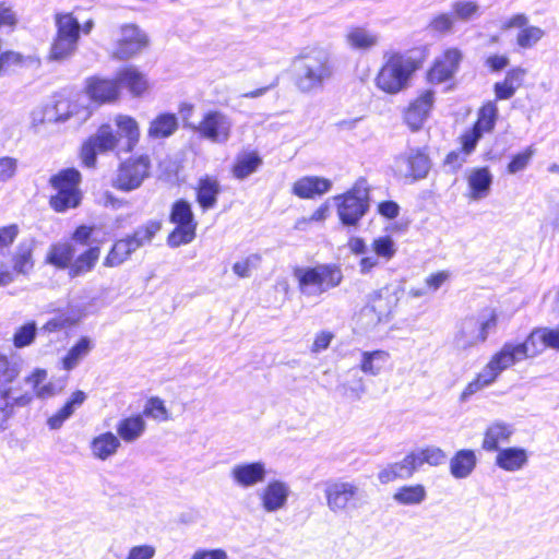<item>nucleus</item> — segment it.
<instances>
[{
  "instance_id": "f257e3e1",
  "label": "nucleus",
  "mask_w": 559,
  "mask_h": 559,
  "mask_svg": "<svg viewBox=\"0 0 559 559\" xmlns=\"http://www.w3.org/2000/svg\"><path fill=\"white\" fill-rule=\"evenodd\" d=\"M334 74L329 53L322 48L305 49L290 64V79L301 94H317Z\"/></svg>"
},
{
  "instance_id": "f03ea898",
  "label": "nucleus",
  "mask_w": 559,
  "mask_h": 559,
  "mask_svg": "<svg viewBox=\"0 0 559 559\" xmlns=\"http://www.w3.org/2000/svg\"><path fill=\"white\" fill-rule=\"evenodd\" d=\"M385 62L376 76V86L390 95H396L411 86L423 62L412 51L384 55Z\"/></svg>"
},
{
  "instance_id": "7ed1b4c3",
  "label": "nucleus",
  "mask_w": 559,
  "mask_h": 559,
  "mask_svg": "<svg viewBox=\"0 0 559 559\" xmlns=\"http://www.w3.org/2000/svg\"><path fill=\"white\" fill-rule=\"evenodd\" d=\"M293 276L300 294L306 297H319L340 286L343 281L342 269L335 263L295 266Z\"/></svg>"
},
{
  "instance_id": "20e7f679",
  "label": "nucleus",
  "mask_w": 559,
  "mask_h": 559,
  "mask_svg": "<svg viewBox=\"0 0 559 559\" xmlns=\"http://www.w3.org/2000/svg\"><path fill=\"white\" fill-rule=\"evenodd\" d=\"M337 217L344 227L357 228L370 211V187L365 177H359L344 193L333 197Z\"/></svg>"
},
{
  "instance_id": "39448f33",
  "label": "nucleus",
  "mask_w": 559,
  "mask_h": 559,
  "mask_svg": "<svg viewBox=\"0 0 559 559\" xmlns=\"http://www.w3.org/2000/svg\"><path fill=\"white\" fill-rule=\"evenodd\" d=\"M81 182L82 175L74 167L63 168L52 175L49 178V185L56 193L49 198L50 207L57 213L78 209L83 200Z\"/></svg>"
},
{
  "instance_id": "423d86ee",
  "label": "nucleus",
  "mask_w": 559,
  "mask_h": 559,
  "mask_svg": "<svg viewBox=\"0 0 559 559\" xmlns=\"http://www.w3.org/2000/svg\"><path fill=\"white\" fill-rule=\"evenodd\" d=\"M498 313L496 309L485 308L475 317L465 318L460 331L454 337V345L459 349H468L479 343L486 342L488 335L496 331Z\"/></svg>"
},
{
  "instance_id": "0eeeda50",
  "label": "nucleus",
  "mask_w": 559,
  "mask_h": 559,
  "mask_svg": "<svg viewBox=\"0 0 559 559\" xmlns=\"http://www.w3.org/2000/svg\"><path fill=\"white\" fill-rule=\"evenodd\" d=\"M169 222L175 225L174 230L167 237L169 247L178 248L190 243L195 238L198 222L192 205L187 199L181 198L173 203Z\"/></svg>"
},
{
  "instance_id": "6e6552de",
  "label": "nucleus",
  "mask_w": 559,
  "mask_h": 559,
  "mask_svg": "<svg viewBox=\"0 0 559 559\" xmlns=\"http://www.w3.org/2000/svg\"><path fill=\"white\" fill-rule=\"evenodd\" d=\"M432 163L426 147H408L394 159L396 173L412 182L427 178Z\"/></svg>"
},
{
  "instance_id": "1a4fd4ad",
  "label": "nucleus",
  "mask_w": 559,
  "mask_h": 559,
  "mask_svg": "<svg viewBox=\"0 0 559 559\" xmlns=\"http://www.w3.org/2000/svg\"><path fill=\"white\" fill-rule=\"evenodd\" d=\"M151 159L148 155L142 154L131 157L120 164L114 187L118 190L130 192L141 187L150 176Z\"/></svg>"
},
{
  "instance_id": "9d476101",
  "label": "nucleus",
  "mask_w": 559,
  "mask_h": 559,
  "mask_svg": "<svg viewBox=\"0 0 559 559\" xmlns=\"http://www.w3.org/2000/svg\"><path fill=\"white\" fill-rule=\"evenodd\" d=\"M119 140L112 127L102 124L97 131L88 136L82 144L80 157L84 167L93 168L97 163L98 154L112 151Z\"/></svg>"
},
{
  "instance_id": "9b49d317",
  "label": "nucleus",
  "mask_w": 559,
  "mask_h": 559,
  "mask_svg": "<svg viewBox=\"0 0 559 559\" xmlns=\"http://www.w3.org/2000/svg\"><path fill=\"white\" fill-rule=\"evenodd\" d=\"M231 127L233 123L225 114L219 110H209L203 115L194 132L200 139L225 144L230 138Z\"/></svg>"
},
{
  "instance_id": "f8f14e48",
  "label": "nucleus",
  "mask_w": 559,
  "mask_h": 559,
  "mask_svg": "<svg viewBox=\"0 0 559 559\" xmlns=\"http://www.w3.org/2000/svg\"><path fill=\"white\" fill-rule=\"evenodd\" d=\"M359 487L350 481L342 479L329 480L325 484L324 495L329 509L334 512H342L348 508H357Z\"/></svg>"
},
{
  "instance_id": "ddd939ff",
  "label": "nucleus",
  "mask_w": 559,
  "mask_h": 559,
  "mask_svg": "<svg viewBox=\"0 0 559 559\" xmlns=\"http://www.w3.org/2000/svg\"><path fill=\"white\" fill-rule=\"evenodd\" d=\"M121 37L117 43L114 57L119 60H128L139 53L148 44L146 34L135 24L121 26Z\"/></svg>"
},
{
  "instance_id": "4468645a",
  "label": "nucleus",
  "mask_w": 559,
  "mask_h": 559,
  "mask_svg": "<svg viewBox=\"0 0 559 559\" xmlns=\"http://www.w3.org/2000/svg\"><path fill=\"white\" fill-rule=\"evenodd\" d=\"M463 59L457 48L447 49L440 57L436 58L427 73L428 81L432 84H441L450 81L459 70Z\"/></svg>"
},
{
  "instance_id": "2eb2a0df",
  "label": "nucleus",
  "mask_w": 559,
  "mask_h": 559,
  "mask_svg": "<svg viewBox=\"0 0 559 559\" xmlns=\"http://www.w3.org/2000/svg\"><path fill=\"white\" fill-rule=\"evenodd\" d=\"M502 348L507 352V355L513 359L514 365L526 358L535 357L545 350L543 329L535 328L524 342H507L503 344Z\"/></svg>"
},
{
  "instance_id": "dca6fc26",
  "label": "nucleus",
  "mask_w": 559,
  "mask_h": 559,
  "mask_svg": "<svg viewBox=\"0 0 559 559\" xmlns=\"http://www.w3.org/2000/svg\"><path fill=\"white\" fill-rule=\"evenodd\" d=\"M85 92L92 102L99 105L114 103L120 97L116 76L114 79L90 76L85 82Z\"/></svg>"
},
{
  "instance_id": "f3484780",
  "label": "nucleus",
  "mask_w": 559,
  "mask_h": 559,
  "mask_svg": "<svg viewBox=\"0 0 559 559\" xmlns=\"http://www.w3.org/2000/svg\"><path fill=\"white\" fill-rule=\"evenodd\" d=\"M400 286L385 285L384 287L372 292L368 296V304L362 312H373L380 321L382 317L391 313L392 309L397 305L400 297Z\"/></svg>"
},
{
  "instance_id": "a211bd4d",
  "label": "nucleus",
  "mask_w": 559,
  "mask_h": 559,
  "mask_svg": "<svg viewBox=\"0 0 559 559\" xmlns=\"http://www.w3.org/2000/svg\"><path fill=\"white\" fill-rule=\"evenodd\" d=\"M435 103V92L431 90L424 91L407 107L404 120L412 131H418L423 128Z\"/></svg>"
},
{
  "instance_id": "6ab92c4d",
  "label": "nucleus",
  "mask_w": 559,
  "mask_h": 559,
  "mask_svg": "<svg viewBox=\"0 0 559 559\" xmlns=\"http://www.w3.org/2000/svg\"><path fill=\"white\" fill-rule=\"evenodd\" d=\"M266 466L262 461L236 464L230 472L234 483L241 488H250L265 480Z\"/></svg>"
},
{
  "instance_id": "aec40b11",
  "label": "nucleus",
  "mask_w": 559,
  "mask_h": 559,
  "mask_svg": "<svg viewBox=\"0 0 559 559\" xmlns=\"http://www.w3.org/2000/svg\"><path fill=\"white\" fill-rule=\"evenodd\" d=\"M333 188L331 179L320 176H304L296 180L292 193L302 200L320 198Z\"/></svg>"
},
{
  "instance_id": "412c9836",
  "label": "nucleus",
  "mask_w": 559,
  "mask_h": 559,
  "mask_svg": "<svg viewBox=\"0 0 559 559\" xmlns=\"http://www.w3.org/2000/svg\"><path fill=\"white\" fill-rule=\"evenodd\" d=\"M194 191L195 202L202 212L205 213L216 207L222 186L216 177L204 175L198 179Z\"/></svg>"
},
{
  "instance_id": "4be33fe9",
  "label": "nucleus",
  "mask_w": 559,
  "mask_h": 559,
  "mask_svg": "<svg viewBox=\"0 0 559 559\" xmlns=\"http://www.w3.org/2000/svg\"><path fill=\"white\" fill-rule=\"evenodd\" d=\"M35 238L21 240L11 254L13 272L17 275L28 276L35 266L34 250L36 248Z\"/></svg>"
},
{
  "instance_id": "5701e85b",
  "label": "nucleus",
  "mask_w": 559,
  "mask_h": 559,
  "mask_svg": "<svg viewBox=\"0 0 559 559\" xmlns=\"http://www.w3.org/2000/svg\"><path fill=\"white\" fill-rule=\"evenodd\" d=\"M119 93L126 88L133 97H140L148 88L146 76L135 67L127 66L116 73Z\"/></svg>"
},
{
  "instance_id": "b1692460",
  "label": "nucleus",
  "mask_w": 559,
  "mask_h": 559,
  "mask_svg": "<svg viewBox=\"0 0 559 559\" xmlns=\"http://www.w3.org/2000/svg\"><path fill=\"white\" fill-rule=\"evenodd\" d=\"M289 492L290 490L286 483L278 479L271 480L260 493L263 509L272 513L284 508Z\"/></svg>"
},
{
  "instance_id": "393cba45",
  "label": "nucleus",
  "mask_w": 559,
  "mask_h": 559,
  "mask_svg": "<svg viewBox=\"0 0 559 559\" xmlns=\"http://www.w3.org/2000/svg\"><path fill=\"white\" fill-rule=\"evenodd\" d=\"M415 455L408 453L401 462L388 464L378 473V479L385 485L395 479H409L417 471Z\"/></svg>"
},
{
  "instance_id": "a878e982",
  "label": "nucleus",
  "mask_w": 559,
  "mask_h": 559,
  "mask_svg": "<svg viewBox=\"0 0 559 559\" xmlns=\"http://www.w3.org/2000/svg\"><path fill=\"white\" fill-rule=\"evenodd\" d=\"M477 456L472 449H461L450 459V474L455 479L467 478L476 468Z\"/></svg>"
},
{
  "instance_id": "bb28decb",
  "label": "nucleus",
  "mask_w": 559,
  "mask_h": 559,
  "mask_svg": "<svg viewBox=\"0 0 559 559\" xmlns=\"http://www.w3.org/2000/svg\"><path fill=\"white\" fill-rule=\"evenodd\" d=\"M528 457L525 449L520 447L503 448L497 451L495 464L507 472H516L527 464Z\"/></svg>"
},
{
  "instance_id": "cd10ccee",
  "label": "nucleus",
  "mask_w": 559,
  "mask_h": 559,
  "mask_svg": "<svg viewBox=\"0 0 559 559\" xmlns=\"http://www.w3.org/2000/svg\"><path fill=\"white\" fill-rule=\"evenodd\" d=\"M76 248L72 242L51 243L45 258V262L58 270H70Z\"/></svg>"
},
{
  "instance_id": "c85d7f7f",
  "label": "nucleus",
  "mask_w": 559,
  "mask_h": 559,
  "mask_svg": "<svg viewBox=\"0 0 559 559\" xmlns=\"http://www.w3.org/2000/svg\"><path fill=\"white\" fill-rule=\"evenodd\" d=\"M513 365V359H511L501 347V349L491 357L486 367L477 374V378L485 386H489L497 380L502 371Z\"/></svg>"
},
{
  "instance_id": "c756f323",
  "label": "nucleus",
  "mask_w": 559,
  "mask_h": 559,
  "mask_svg": "<svg viewBox=\"0 0 559 559\" xmlns=\"http://www.w3.org/2000/svg\"><path fill=\"white\" fill-rule=\"evenodd\" d=\"M263 165V159L257 151L241 152L236 156L231 173L238 180H245Z\"/></svg>"
},
{
  "instance_id": "7c9ffc66",
  "label": "nucleus",
  "mask_w": 559,
  "mask_h": 559,
  "mask_svg": "<svg viewBox=\"0 0 559 559\" xmlns=\"http://www.w3.org/2000/svg\"><path fill=\"white\" fill-rule=\"evenodd\" d=\"M492 179L493 177L489 170V167L485 166L474 168L467 178L469 197L473 200H480L486 198L489 194Z\"/></svg>"
},
{
  "instance_id": "2f4dec72",
  "label": "nucleus",
  "mask_w": 559,
  "mask_h": 559,
  "mask_svg": "<svg viewBox=\"0 0 559 559\" xmlns=\"http://www.w3.org/2000/svg\"><path fill=\"white\" fill-rule=\"evenodd\" d=\"M146 423L141 414L120 419L116 426L118 437L127 443L136 441L145 431Z\"/></svg>"
},
{
  "instance_id": "473e14b6",
  "label": "nucleus",
  "mask_w": 559,
  "mask_h": 559,
  "mask_svg": "<svg viewBox=\"0 0 559 559\" xmlns=\"http://www.w3.org/2000/svg\"><path fill=\"white\" fill-rule=\"evenodd\" d=\"M99 255L100 248L98 246H90L78 257L74 255L69 270V276L74 278L91 272L95 267Z\"/></svg>"
},
{
  "instance_id": "72a5a7b5",
  "label": "nucleus",
  "mask_w": 559,
  "mask_h": 559,
  "mask_svg": "<svg viewBox=\"0 0 559 559\" xmlns=\"http://www.w3.org/2000/svg\"><path fill=\"white\" fill-rule=\"evenodd\" d=\"M513 433L511 425L504 423H495L485 431L481 448L488 452H497L501 448L500 442L509 441Z\"/></svg>"
},
{
  "instance_id": "f704fd0d",
  "label": "nucleus",
  "mask_w": 559,
  "mask_h": 559,
  "mask_svg": "<svg viewBox=\"0 0 559 559\" xmlns=\"http://www.w3.org/2000/svg\"><path fill=\"white\" fill-rule=\"evenodd\" d=\"M75 104L68 99L56 100L53 105H47L41 111V123H61L69 120L74 112Z\"/></svg>"
},
{
  "instance_id": "c9c22d12",
  "label": "nucleus",
  "mask_w": 559,
  "mask_h": 559,
  "mask_svg": "<svg viewBox=\"0 0 559 559\" xmlns=\"http://www.w3.org/2000/svg\"><path fill=\"white\" fill-rule=\"evenodd\" d=\"M118 127V140L126 139V143L122 146L124 152H131L139 142L140 130L138 122L130 116H118L116 119Z\"/></svg>"
},
{
  "instance_id": "e433bc0d",
  "label": "nucleus",
  "mask_w": 559,
  "mask_h": 559,
  "mask_svg": "<svg viewBox=\"0 0 559 559\" xmlns=\"http://www.w3.org/2000/svg\"><path fill=\"white\" fill-rule=\"evenodd\" d=\"M178 129V118L173 112H162L154 118L148 128V136L152 139H165L173 135Z\"/></svg>"
},
{
  "instance_id": "4c0bfd02",
  "label": "nucleus",
  "mask_w": 559,
  "mask_h": 559,
  "mask_svg": "<svg viewBox=\"0 0 559 559\" xmlns=\"http://www.w3.org/2000/svg\"><path fill=\"white\" fill-rule=\"evenodd\" d=\"M120 447L119 438L110 431L100 433L93 438L91 449L95 457L99 460H107L112 456Z\"/></svg>"
},
{
  "instance_id": "58836bf2",
  "label": "nucleus",
  "mask_w": 559,
  "mask_h": 559,
  "mask_svg": "<svg viewBox=\"0 0 559 559\" xmlns=\"http://www.w3.org/2000/svg\"><path fill=\"white\" fill-rule=\"evenodd\" d=\"M427 498L424 485H404L393 493V500L400 506H418Z\"/></svg>"
},
{
  "instance_id": "ea45409f",
  "label": "nucleus",
  "mask_w": 559,
  "mask_h": 559,
  "mask_svg": "<svg viewBox=\"0 0 559 559\" xmlns=\"http://www.w3.org/2000/svg\"><path fill=\"white\" fill-rule=\"evenodd\" d=\"M94 343L88 336H81L62 358V367L67 371L74 369L93 349Z\"/></svg>"
},
{
  "instance_id": "a19ab883",
  "label": "nucleus",
  "mask_w": 559,
  "mask_h": 559,
  "mask_svg": "<svg viewBox=\"0 0 559 559\" xmlns=\"http://www.w3.org/2000/svg\"><path fill=\"white\" fill-rule=\"evenodd\" d=\"M58 37L79 43L81 24L72 13H57L55 16Z\"/></svg>"
},
{
  "instance_id": "79ce46f5",
  "label": "nucleus",
  "mask_w": 559,
  "mask_h": 559,
  "mask_svg": "<svg viewBox=\"0 0 559 559\" xmlns=\"http://www.w3.org/2000/svg\"><path fill=\"white\" fill-rule=\"evenodd\" d=\"M134 251H136L132 241L127 236L126 238L117 240L107 257L105 258L104 265L108 267L118 266L123 263Z\"/></svg>"
},
{
  "instance_id": "37998d69",
  "label": "nucleus",
  "mask_w": 559,
  "mask_h": 559,
  "mask_svg": "<svg viewBox=\"0 0 559 559\" xmlns=\"http://www.w3.org/2000/svg\"><path fill=\"white\" fill-rule=\"evenodd\" d=\"M388 359L389 354L384 350L361 352L359 370L369 376H378Z\"/></svg>"
},
{
  "instance_id": "c03bdc74",
  "label": "nucleus",
  "mask_w": 559,
  "mask_h": 559,
  "mask_svg": "<svg viewBox=\"0 0 559 559\" xmlns=\"http://www.w3.org/2000/svg\"><path fill=\"white\" fill-rule=\"evenodd\" d=\"M499 109L496 103L489 100L479 108L477 120L473 127L480 130L483 133H489L496 127Z\"/></svg>"
},
{
  "instance_id": "a18cd8bd",
  "label": "nucleus",
  "mask_w": 559,
  "mask_h": 559,
  "mask_svg": "<svg viewBox=\"0 0 559 559\" xmlns=\"http://www.w3.org/2000/svg\"><path fill=\"white\" fill-rule=\"evenodd\" d=\"M162 223L159 221L150 219L145 224L139 226L134 231L129 235V239L138 250L139 248L151 243L155 235L160 230Z\"/></svg>"
},
{
  "instance_id": "49530a36",
  "label": "nucleus",
  "mask_w": 559,
  "mask_h": 559,
  "mask_svg": "<svg viewBox=\"0 0 559 559\" xmlns=\"http://www.w3.org/2000/svg\"><path fill=\"white\" fill-rule=\"evenodd\" d=\"M412 454L415 455V460L417 461V469L425 463L431 466L441 465L445 463L448 459L445 452L438 447H427L418 451H413Z\"/></svg>"
},
{
  "instance_id": "de8ad7c7",
  "label": "nucleus",
  "mask_w": 559,
  "mask_h": 559,
  "mask_svg": "<svg viewBox=\"0 0 559 559\" xmlns=\"http://www.w3.org/2000/svg\"><path fill=\"white\" fill-rule=\"evenodd\" d=\"M348 43L355 49L366 50L378 43V37L362 27L352 29L347 35Z\"/></svg>"
},
{
  "instance_id": "09e8293b",
  "label": "nucleus",
  "mask_w": 559,
  "mask_h": 559,
  "mask_svg": "<svg viewBox=\"0 0 559 559\" xmlns=\"http://www.w3.org/2000/svg\"><path fill=\"white\" fill-rule=\"evenodd\" d=\"M78 48V43L56 36L51 44L49 59L62 61L71 57Z\"/></svg>"
},
{
  "instance_id": "8fccbe9b",
  "label": "nucleus",
  "mask_w": 559,
  "mask_h": 559,
  "mask_svg": "<svg viewBox=\"0 0 559 559\" xmlns=\"http://www.w3.org/2000/svg\"><path fill=\"white\" fill-rule=\"evenodd\" d=\"M373 253L385 262L390 261L396 253V245L394 239L389 236H380L372 241Z\"/></svg>"
},
{
  "instance_id": "3c124183",
  "label": "nucleus",
  "mask_w": 559,
  "mask_h": 559,
  "mask_svg": "<svg viewBox=\"0 0 559 559\" xmlns=\"http://www.w3.org/2000/svg\"><path fill=\"white\" fill-rule=\"evenodd\" d=\"M142 415L158 421H166L169 419L168 409L164 401L158 396H152L146 401Z\"/></svg>"
},
{
  "instance_id": "603ef678",
  "label": "nucleus",
  "mask_w": 559,
  "mask_h": 559,
  "mask_svg": "<svg viewBox=\"0 0 559 559\" xmlns=\"http://www.w3.org/2000/svg\"><path fill=\"white\" fill-rule=\"evenodd\" d=\"M37 324L35 321H28L21 325L13 335V345L16 348L29 346L36 338Z\"/></svg>"
},
{
  "instance_id": "864d4df0",
  "label": "nucleus",
  "mask_w": 559,
  "mask_h": 559,
  "mask_svg": "<svg viewBox=\"0 0 559 559\" xmlns=\"http://www.w3.org/2000/svg\"><path fill=\"white\" fill-rule=\"evenodd\" d=\"M535 154V148L533 145L527 146L525 150L513 154L509 164L507 165V171L510 175H515L519 171H522L530 164L531 159Z\"/></svg>"
},
{
  "instance_id": "5fc2aeb1",
  "label": "nucleus",
  "mask_w": 559,
  "mask_h": 559,
  "mask_svg": "<svg viewBox=\"0 0 559 559\" xmlns=\"http://www.w3.org/2000/svg\"><path fill=\"white\" fill-rule=\"evenodd\" d=\"M24 56L13 50H7L0 53V76H4L10 70L22 67Z\"/></svg>"
},
{
  "instance_id": "6e6d98bb",
  "label": "nucleus",
  "mask_w": 559,
  "mask_h": 559,
  "mask_svg": "<svg viewBox=\"0 0 559 559\" xmlns=\"http://www.w3.org/2000/svg\"><path fill=\"white\" fill-rule=\"evenodd\" d=\"M544 35V31L537 26H526L518 34V45L527 49L533 47Z\"/></svg>"
},
{
  "instance_id": "4d7b16f0",
  "label": "nucleus",
  "mask_w": 559,
  "mask_h": 559,
  "mask_svg": "<svg viewBox=\"0 0 559 559\" xmlns=\"http://www.w3.org/2000/svg\"><path fill=\"white\" fill-rule=\"evenodd\" d=\"M95 229L96 228L94 225L81 224L76 226L70 236L71 242L74 246L80 245L83 247L86 246L88 248L91 246Z\"/></svg>"
},
{
  "instance_id": "13d9d810",
  "label": "nucleus",
  "mask_w": 559,
  "mask_h": 559,
  "mask_svg": "<svg viewBox=\"0 0 559 559\" xmlns=\"http://www.w3.org/2000/svg\"><path fill=\"white\" fill-rule=\"evenodd\" d=\"M484 133L480 132V130L476 129L475 127H472L467 131H465L460 140H461V151L464 155L472 154L479 140L483 138Z\"/></svg>"
},
{
  "instance_id": "bf43d9fd",
  "label": "nucleus",
  "mask_w": 559,
  "mask_h": 559,
  "mask_svg": "<svg viewBox=\"0 0 559 559\" xmlns=\"http://www.w3.org/2000/svg\"><path fill=\"white\" fill-rule=\"evenodd\" d=\"M452 10L457 19L467 21L478 12L479 5L475 1L459 0L453 2Z\"/></svg>"
},
{
  "instance_id": "052dcab7",
  "label": "nucleus",
  "mask_w": 559,
  "mask_h": 559,
  "mask_svg": "<svg viewBox=\"0 0 559 559\" xmlns=\"http://www.w3.org/2000/svg\"><path fill=\"white\" fill-rule=\"evenodd\" d=\"M261 257L259 254H250L245 260L234 263L233 271L241 278L249 277L251 275V270L258 266Z\"/></svg>"
},
{
  "instance_id": "680f3d73",
  "label": "nucleus",
  "mask_w": 559,
  "mask_h": 559,
  "mask_svg": "<svg viewBox=\"0 0 559 559\" xmlns=\"http://www.w3.org/2000/svg\"><path fill=\"white\" fill-rule=\"evenodd\" d=\"M0 392L9 400L11 415L14 413V407L27 406L34 399L33 392H25L19 396H13V389L11 386L2 389Z\"/></svg>"
},
{
  "instance_id": "e2e57ef3",
  "label": "nucleus",
  "mask_w": 559,
  "mask_h": 559,
  "mask_svg": "<svg viewBox=\"0 0 559 559\" xmlns=\"http://www.w3.org/2000/svg\"><path fill=\"white\" fill-rule=\"evenodd\" d=\"M156 548L148 544L138 545L130 548L126 559H153Z\"/></svg>"
},
{
  "instance_id": "0e129e2a",
  "label": "nucleus",
  "mask_w": 559,
  "mask_h": 559,
  "mask_svg": "<svg viewBox=\"0 0 559 559\" xmlns=\"http://www.w3.org/2000/svg\"><path fill=\"white\" fill-rule=\"evenodd\" d=\"M20 233L16 224L0 227V249L11 246Z\"/></svg>"
},
{
  "instance_id": "69168bd1",
  "label": "nucleus",
  "mask_w": 559,
  "mask_h": 559,
  "mask_svg": "<svg viewBox=\"0 0 559 559\" xmlns=\"http://www.w3.org/2000/svg\"><path fill=\"white\" fill-rule=\"evenodd\" d=\"M378 213L386 219H394L400 214V205L393 200L381 201L378 204Z\"/></svg>"
},
{
  "instance_id": "338daca9",
  "label": "nucleus",
  "mask_w": 559,
  "mask_h": 559,
  "mask_svg": "<svg viewBox=\"0 0 559 559\" xmlns=\"http://www.w3.org/2000/svg\"><path fill=\"white\" fill-rule=\"evenodd\" d=\"M544 345L546 348L559 350V325L556 328H542Z\"/></svg>"
},
{
  "instance_id": "774afa93",
  "label": "nucleus",
  "mask_w": 559,
  "mask_h": 559,
  "mask_svg": "<svg viewBox=\"0 0 559 559\" xmlns=\"http://www.w3.org/2000/svg\"><path fill=\"white\" fill-rule=\"evenodd\" d=\"M191 559H228V556L222 548L198 549Z\"/></svg>"
}]
</instances>
